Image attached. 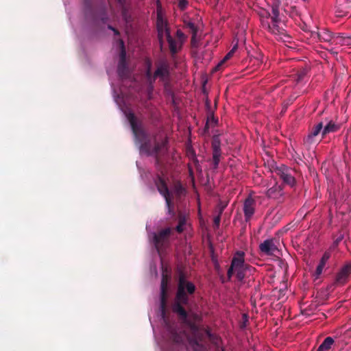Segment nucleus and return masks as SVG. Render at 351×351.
Here are the masks:
<instances>
[{
    "label": "nucleus",
    "mask_w": 351,
    "mask_h": 351,
    "mask_svg": "<svg viewBox=\"0 0 351 351\" xmlns=\"http://www.w3.org/2000/svg\"><path fill=\"white\" fill-rule=\"evenodd\" d=\"M324 125L322 122L318 123L314 125L309 131L308 134L304 138L305 143L311 145L316 142L317 136L322 133L323 130Z\"/></svg>",
    "instance_id": "obj_12"
},
{
    "label": "nucleus",
    "mask_w": 351,
    "mask_h": 351,
    "mask_svg": "<svg viewBox=\"0 0 351 351\" xmlns=\"http://www.w3.org/2000/svg\"><path fill=\"white\" fill-rule=\"evenodd\" d=\"M308 69L306 67L300 68L295 74V80L298 84L302 82L307 77Z\"/></svg>",
    "instance_id": "obj_21"
},
{
    "label": "nucleus",
    "mask_w": 351,
    "mask_h": 351,
    "mask_svg": "<svg viewBox=\"0 0 351 351\" xmlns=\"http://www.w3.org/2000/svg\"><path fill=\"white\" fill-rule=\"evenodd\" d=\"M173 191L177 198H181L186 194V189L180 182L174 184Z\"/></svg>",
    "instance_id": "obj_22"
},
{
    "label": "nucleus",
    "mask_w": 351,
    "mask_h": 351,
    "mask_svg": "<svg viewBox=\"0 0 351 351\" xmlns=\"http://www.w3.org/2000/svg\"><path fill=\"white\" fill-rule=\"evenodd\" d=\"M338 245V241H336L334 242L332 245L328 249L327 251L324 252L323 254L321 260L319 261L326 264L327 261L329 260V258L331 256V250L335 249Z\"/></svg>",
    "instance_id": "obj_24"
},
{
    "label": "nucleus",
    "mask_w": 351,
    "mask_h": 351,
    "mask_svg": "<svg viewBox=\"0 0 351 351\" xmlns=\"http://www.w3.org/2000/svg\"><path fill=\"white\" fill-rule=\"evenodd\" d=\"M221 152H213V169H217L220 162Z\"/></svg>",
    "instance_id": "obj_28"
},
{
    "label": "nucleus",
    "mask_w": 351,
    "mask_h": 351,
    "mask_svg": "<svg viewBox=\"0 0 351 351\" xmlns=\"http://www.w3.org/2000/svg\"><path fill=\"white\" fill-rule=\"evenodd\" d=\"M274 171L283 180L285 184L291 187L295 184V179L292 175L293 170L287 166L280 165L277 166Z\"/></svg>",
    "instance_id": "obj_10"
},
{
    "label": "nucleus",
    "mask_w": 351,
    "mask_h": 351,
    "mask_svg": "<svg viewBox=\"0 0 351 351\" xmlns=\"http://www.w3.org/2000/svg\"><path fill=\"white\" fill-rule=\"evenodd\" d=\"M128 119L135 141L139 145L140 152L147 156H154L156 165L160 166L162 164L161 158L167 152V140L164 139L160 142L156 140V137L152 140L141 125L138 124L136 117L133 113H130Z\"/></svg>",
    "instance_id": "obj_2"
},
{
    "label": "nucleus",
    "mask_w": 351,
    "mask_h": 351,
    "mask_svg": "<svg viewBox=\"0 0 351 351\" xmlns=\"http://www.w3.org/2000/svg\"><path fill=\"white\" fill-rule=\"evenodd\" d=\"M269 17H271L272 23H267L268 31L274 34H284L285 29L278 25L281 21L280 18V8H271V12L267 13L266 18L268 19Z\"/></svg>",
    "instance_id": "obj_8"
},
{
    "label": "nucleus",
    "mask_w": 351,
    "mask_h": 351,
    "mask_svg": "<svg viewBox=\"0 0 351 351\" xmlns=\"http://www.w3.org/2000/svg\"><path fill=\"white\" fill-rule=\"evenodd\" d=\"M255 208H256L255 200L250 196L247 197L243 202V210L244 217H245V221L246 222H249L252 219V218L255 213Z\"/></svg>",
    "instance_id": "obj_11"
},
{
    "label": "nucleus",
    "mask_w": 351,
    "mask_h": 351,
    "mask_svg": "<svg viewBox=\"0 0 351 351\" xmlns=\"http://www.w3.org/2000/svg\"><path fill=\"white\" fill-rule=\"evenodd\" d=\"M259 249L261 252L267 255H272L274 252L278 250L276 245L274 243V239H267L264 241L259 245Z\"/></svg>",
    "instance_id": "obj_14"
},
{
    "label": "nucleus",
    "mask_w": 351,
    "mask_h": 351,
    "mask_svg": "<svg viewBox=\"0 0 351 351\" xmlns=\"http://www.w3.org/2000/svg\"><path fill=\"white\" fill-rule=\"evenodd\" d=\"M319 35H320V31L316 32V31H312L311 32V36L313 39H317L319 40Z\"/></svg>",
    "instance_id": "obj_37"
},
{
    "label": "nucleus",
    "mask_w": 351,
    "mask_h": 351,
    "mask_svg": "<svg viewBox=\"0 0 351 351\" xmlns=\"http://www.w3.org/2000/svg\"><path fill=\"white\" fill-rule=\"evenodd\" d=\"M267 23H269L267 21L265 22L264 21L262 22L263 27L268 30V28L267 27Z\"/></svg>",
    "instance_id": "obj_43"
},
{
    "label": "nucleus",
    "mask_w": 351,
    "mask_h": 351,
    "mask_svg": "<svg viewBox=\"0 0 351 351\" xmlns=\"http://www.w3.org/2000/svg\"><path fill=\"white\" fill-rule=\"evenodd\" d=\"M167 41L169 44V50L172 55H174L178 53L179 48L178 47V43L176 40L171 36L170 33L167 34Z\"/></svg>",
    "instance_id": "obj_19"
},
{
    "label": "nucleus",
    "mask_w": 351,
    "mask_h": 351,
    "mask_svg": "<svg viewBox=\"0 0 351 351\" xmlns=\"http://www.w3.org/2000/svg\"><path fill=\"white\" fill-rule=\"evenodd\" d=\"M211 147L213 152H221V141L219 136L215 135L213 137Z\"/></svg>",
    "instance_id": "obj_23"
},
{
    "label": "nucleus",
    "mask_w": 351,
    "mask_h": 351,
    "mask_svg": "<svg viewBox=\"0 0 351 351\" xmlns=\"http://www.w3.org/2000/svg\"><path fill=\"white\" fill-rule=\"evenodd\" d=\"M331 40L332 34L329 31L326 29H322V31H320L319 41L328 43Z\"/></svg>",
    "instance_id": "obj_25"
},
{
    "label": "nucleus",
    "mask_w": 351,
    "mask_h": 351,
    "mask_svg": "<svg viewBox=\"0 0 351 351\" xmlns=\"http://www.w3.org/2000/svg\"><path fill=\"white\" fill-rule=\"evenodd\" d=\"M178 218V224L176 227V230L178 232L181 233L184 231V226L186 223V215L185 214L182 213V212H179Z\"/></svg>",
    "instance_id": "obj_20"
},
{
    "label": "nucleus",
    "mask_w": 351,
    "mask_h": 351,
    "mask_svg": "<svg viewBox=\"0 0 351 351\" xmlns=\"http://www.w3.org/2000/svg\"><path fill=\"white\" fill-rule=\"evenodd\" d=\"M107 19V17H102L101 20L104 23H105L106 20Z\"/></svg>",
    "instance_id": "obj_45"
},
{
    "label": "nucleus",
    "mask_w": 351,
    "mask_h": 351,
    "mask_svg": "<svg viewBox=\"0 0 351 351\" xmlns=\"http://www.w3.org/2000/svg\"><path fill=\"white\" fill-rule=\"evenodd\" d=\"M176 36L178 38V40L180 41V43H182L183 40H184L186 38L184 34L180 29L177 30ZM182 43H180V45Z\"/></svg>",
    "instance_id": "obj_34"
},
{
    "label": "nucleus",
    "mask_w": 351,
    "mask_h": 351,
    "mask_svg": "<svg viewBox=\"0 0 351 351\" xmlns=\"http://www.w3.org/2000/svg\"><path fill=\"white\" fill-rule=\"evenodd\" d=\"M304 1H306V0H303Z\"/></svg>",
    "instance_id": "obj_48"
},
{
    "label": "nucleus",
    "mask_w": 351,
    "mask_h": 351,
    "mask_svg": "<svg viewBox=\"0 0 351 351\" xmlns=\"http://www.w3.org/2000/svg\"><path fill=\"white\" fill-rule=\"evenodd\" d=\"M217 122L218 119L214 117L213 112H211L207 119V121L204 127V130L208 131L209 130L210 125L215 126L217 125Z\"/></svg>",
    "instance_id": "obj_26"
},
{
    "label": "nucleus",
    "mask_w": 351,
    "mask_h": 351,
    "mask_svg": "<svg viewBox=\"0 0 351 351\" xmlns=\"http://www.w3.org/2000/svg\"><path fill=\"white\" fill-rule=\"evenodd\" d=\"M351 275V261L346 263L335 274L332 286L341 287L346 285Z\"/></svg>",
    "instance_id": "obj_9"
},
{
    "label": "nucleus",
    "mask_w": 351,
    "mask_h": 351,
    "mask_svg": "<svg viewBox=\"0 0 351 351\" xmlns=\"http://www.w3.org/2000/svg\"><path fill=\"white\" fill-rule=\"evenodd\" d=\"M173 232L171 228H166L158 232L153 233L152 243L160 256L166 250L170 243V236Z\"/></svg>",
    "instance_id": "obj_4"
},
{
    "label": "nucleus",
    "mask_w": 351,
    "mask_h": 351,
    "mask_svg": "<svg viewBox=\"0 0 351 351\" xmlns=\"http://www.w3.org/2000/svg\"><path fill=\"white\" fill-rule=\"evenodd\" d=\"M285 12L289 15L291 18H295L299 15V11L295 6H291L288 8L284 9Z\"/></svg>",
    "instance_id": "obj_29"
},
{
    "label": "nucleus",
    "mask_w": 351,
    "mask_h": 351,
    "mask_svg": "<svg viewBox=\"0 0 351 351\" xmlns=\"http://www.w3.org/2000/svg\"><path fill=\"white\" fill-rule=\"evenodd\" d=\"M120 43H121V44L122 47H123V40H120Z\"/></svg>",
    "instance_id": "obj_47"
},
{
    "label": "nucleus",
    "mask_w": 351,
    "mask_h": 351,
    "mask_svg": "<svg viewBox=\"0 0 351 351\" xmlns=\"http://www.w3.org/2000/svg\"><path fill=\"white\" fill-rule=\"evenodd\" d=\"M169 66L166 62H162L159 64L157 66V69L154 73L153 75H152V72L149 68L147 69L146 73L149 85L152 86L157 78H159L162 82L167 83L169 77Z\"/></svg>",
    "instance_id": "obj_6"
},
{
    "label": "nucleus",
    "mask_w": 351,
    "mask_h": 351,
    "mask_svg": "<svg viewBox=\"0 0 351 351\" xmlns=\"http://www.w3.org/2000/svg\"><path fill=\"white\" fill-rule=\"evenodd\" d=\"M326 264L319 261L318 265L317 266L316 270H315V275L317 277L320 276L323 271V269L325 267Z\"/></svg>",
    "instance_id": "obj_32"
},
{
    "label": "nucleus",
    "mask_w": 351,
    "mask_h": 351,
    "mask_svg": "<svg viewBox=\"0 0 351 351\" xmlns=\"http://www.w3.org/2000/svg\"><path fill=\"white\" fill-rule=\"evenodd\" d=\"M339 129V125L336 124L332 121H330L323 128L322 137H324L328 134L335 132L338 131Z\"/></svg>",
    "instance_id": "obj_17"
},
{
    "label": "nucleus",
    "mask_w": 351,
    "mask_h": 351,
    "mask_svg": "<svg viewBox=\"0 0 351 351\" xmlns=\"http://www.w3.org/2000/svg\"><path fill=\"white\" fill-rule=\"evenodd\" d=\"M192 315L195 319H197L199 317V316L196 313H193Z\"/></svg>",
    "instance_id": "obj_44"
},
{
    "label": "nucleus",
    "mask_w": 351,
    "mask_h": 351,
    "mask_svg": "<svg viewBox=\"0 0 351 351\" xmlns=\"http://www.w3.org/2000/svg\"><path fill=\"white\" fill-rule=\"evenodd\" d=\"M117 71L121 77H125L127 75V66L125 62V51L124 49L121 51L120 60L118 64Z\"/></svg>",
    "instance_id": "obj_16"
},
{
    "label": "nucleus",
    "mask_w": 351,
    "mask_h": 351,
    "mask_svg": "<svg viewBox=\"0 0 351 351\" xmlns=\"http://www.w3.org/2000/svg\"><path fill=\"white\" fill-rule=\"evenodd\" d=\"M282 186L278 184H275L266 192L267 197L271 199H278L282 197Z\"/></svg>",
    "instance_id": "obj_15"
},
{
    "label": "nucleus",
    "mask_w": 351,
    "mask_h": 351,
    "mask_svg": "<svg viewBox=\"0 0 351 351\" xmlns=\"http://www.w3.org/2000/svg\"><path fill=\"white\" fill-rule=\"evenodd\" d=\"M341 42L343 45L351 47V36L342 37Z\"/></svg>",
    "instance_id": "obj_35"
},
{
    "label": "nucleus",
    "mask_w": 351,
    "mask_h": 351,
    "mask_svg": "<svg viewBox=\"0 0 351 351\" xmlns=\"http://www.w3.org/2000/svg\"><path fill=\"white\" fill-rule=\"evenodd\" d=\"M189 4L188 0H179L178 6L181 10H184Z\"/></svg>",
    "instance_id": "obj_33"
},
{
    "label": "nucleus",
    "mask_w": 351,
    "mask_h": 351,
    "mask_svg": "<svg viewBox=\"0 0 351 351\" xmlns=\"http://www.w3.org/2000/svg\"><path fill=\"white\" fill-rule=\"evenodd\" d=\"M185 25L187 28H189L192 34H197V26L195 25V23L191 22V21H189V22H186L185 23Z\"/></svg>",
    "instance_id": "obj_30"
},
{
    "label": "nucleus",
    "mask_w": 351,
    "mask_h": 351,
    "mask_svg": "<svg viewBox=\"0 0 351 351\" xmlns=\"http://www.w3.org/2000/svg\"><path fill=\"white\" fill-rule=\"evenodd\" d=\"M157 30L158 37L160 45H162L163 38L165 36L167 37V34L170 33L169 28L167 26V23L160 16L157 19Z\"/></svg>",
    "instance_id": "obj_13"
},
{
    "label": "nucleus",
    "mask_w": 351,
    "mask_h": 351,
    "mask_svg": "<svg viewBox=\"0 0 351 351\" xmlns=\"http://www.w3.org/2000/svg\"><path fill=\"white\" fill-rule=\"evenodd\" d=\"M234 267H232V261H231V265L229 267V269H228V272H227V276L229 280H230V278H232V275L234 274Z\"/></svg>",
    "instance_id": "obj_36"
},
{
    "label": "nucleus",
    "mask_w": 351,
    "mask_h": 351,
    "mask_svg": "<svg viewBox=\"0 0 351 351\" xmlns=\"http://www.w3.org/2000/svg\"><path fill=\"white\" fill-rule=\"evenodd\" d=\"M194 162H195V165L197 167L198 160L197 159H195Z\"/></svg>",
    "instance_id": "obj_46"
},
{
    "label": "nucleus",
    "mask_w": 351,
    "mask_h": 351,
    "mask_svg": "<svg viewBox=\"0 0 351 351\" xmlns=\"http://www.w3.org/2000/svg\"><path fill=\"white\" fill-rule=\"evenodd\" d=\"M162 175L158 174L154 180L155 185L160 193V194L164 197L166 202V206L167 207L168 213L172 216L175 215V212L173 211L172 206L173 202L170 197V193L168 189L167 182L163 176V172L161 171Z\"/></svg>",
    "instance_id": "obj_5"
},
{
    "label": "nucleus",
    "mask_w": 351,
    "mask_h": 351,
    "mask_svg": "<svg viewBox=\"0 0 351 351\" xmlns=\"http://www.w3.org/2000/svg\"><path fill=\"white\" fill-rule=\"evenodd\" d=\"M237 49V45H235L232 49L226 55L223 59L216 66V69H217L219 66H221L226 61L229 60L234 54V53Z\"/></svg>",
    "instance_id": "obj_27"
},
{
    "label": "nucleus",
    "mask_w": 351,
    "mask_h": 351,
    "mask_svg": "<svg viewBox=\"0 0 351 351\" xmlns=\"http://www.w3.org/2000/svg\"><path fill=\"white\" fill-rule=\"evenodd\" d=\"M195 285L186 279L184 272L180 271L175 300L171 308L178 318L189 326L192 336L190 344L194 351H208L207 339L213 344L218 345V337L212 334L209 328L199 326L191 322L189 319V313L184 307L189 305L190 296L195 292Z\"/></svg>",
    "instance_id": "obj_1"
},
{
    "label": "nucleus",
    "mask_w": 351,
    "mask_h": 351,
    "mask_svg": "<svg viewBox=\"0 0 351 351\" xmlns=\"http://www.w3.org/2000/svg\"><path fill=\"white\" fill-rule=\"evenodd\" d=\"M245 253L241 251H238L232 258V267L234 269L237 278L239 281H242L245 276V271L247 265L244 261Z\"/></svg>",
    "instance_id": "obj_7"
},
{
    "label": "nucleus",
    "mask_w": 351,
    "mask_h": 351,
    "mask_svg": "<svg viewBox=\"0 0 351 351\" xmlns=\"http://www.w3.org/2000/svg\"><path fill=\"white\" fill-rule=\"evenodd\" d=\"M196 36H197V34H192L191 43V45L193 47H197V46Z\"/></svg>",
    "instance_id": "obj_39"
},
{
    "label": "nucleus",
    "mask_w": 351,
    "mask_h": 351,
    "mask_svg": "<svg viewBox=\"0 0 351 351\" xmlns=\"http://www.w3.org/2000/svg\"><path fill=\"white\" fill-rule=\"evenodd\" d=\"M117 1V3H119V5L120 6H121L122 8H123L125 6V0H116Z\"/></svg>",
    "instance_id": "obj_42"
},
{
    "label": "nucleus",
    "mask_w": 351,
    "mask_h": 351,
    "mask_svg": "<svg viewBox=\"0 0 351 351\" xmlns=\"http://www.w3.org/2000/svg\"><path fill=\"white\" fill-rule=\"evenodd\" d=\"M337 2L339 5H342L344 3H351V0H337Z\"/></svg>",
    "instance_id": "obj_41"
},
{
    "label": "nucleus",
    "mask_w": 351,
    "mask_h": 351,
    "mask_svg": "<svg viewBox=\"0 0 351 351\" xmlns=\"http://www.w3.org/2000/svg\"><path fill=\"white\" fill-rule=\"evenodd\" d=\"M280 4L281 2L280 0H274L271 5V8H280Z\"/></svg>",
    "instance_id": "obj_38"
},
{
    "label": "nucleus",
    "mask_w": 351,
    "mask_h": 351,
    "mask_svg": "<svg viewBox=\"0 0 351 351\" xmlns=\"http://www.w3.org/2000/svg\"><path fill=\"white\" fill-rule=\"evenodd\" d=\"M169 277L166 274H162L160 284V311L161 317L165 324V326L169 332V339L176 343H181L184 341L185 335L181 332H178L173 326L167 317V289Z\"/></svg>",
    "instance_id": "obj_3"
},
{
    "label": "nucleus",
    "mask_w": 351,
    "mask_h": 351,
    "mask_svg": "<svg viewBox=\"0 0 351 351\" xmlns=\"http://www.w3.org/2000/svg\"><path fill=\"white\" fill-rule=\"evenodd\" d=\"M223 210V208H221L219 210V213L217 216H215L213 219V226L215 228H218L221 221V214Z\"/></svg>",
    "instance_id": "obj_31"
},
{
    "label": "nucleus",
    "mask_w": 351,
    "mask_h": 351,
    "mask_svg": "<svg viewBox=\"0 0 351 351\" xmlns=\"http://www.w3.org/2000/svg\"><path fill=\"white\" fill-rule=\"evenodd\" d=\"M335 341L332 337H327L318 347L317 351H329L334 345Z\"/></svg>",
    "instance_id": "obj_18"
},
{
    "label": "nucleus",
    "mask_w": 351,
    "mask_h": 351,
    "mask_svg": "<svg viewBox=\"0 0 351 351\" xmlns=\"http://www.w3.org/2000/svg\"><path fill=\"white\" fill-rule=\"evenodd\" d=\"M108 28L109 29L112 30L114 32V35H116V36H119L120 35V33H119V30L115 29L114 27H113L112 25H108Z\"/></svg>",
    "instance_id": "obj_40"
}]
</instances>
